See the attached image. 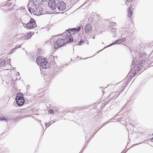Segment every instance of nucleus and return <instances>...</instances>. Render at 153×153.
Returning a JSON list of instances; mask_svg holds the SVG:
<instances>
[{"label": "nucleus", "instance_id": "f257e3e1", "mask_svg": "<svg viewBox=\"0 0 153 153\" xmlns=\"http://www.w3.org/2000/svg\"><path fill=\"white\" fill-rule=\"evenodd\" d=\"M81 29L80 27L73 28L71 30H67L62 34L63 37L65 40V43L72 42H73L74 39L73 36L74 35V33L79 31Z\"/></svg>", "mask_w": 153, "mask_h": 153}, {"label": "nucleus", "instance_id": "f03ea898", "mask_svg": "<svg viewBox=\"0 0 153 153\" xmlns=\"http://www.w3.org/2000/svg\"><path fill=\"white\" fill-rule=\"evenodd\" d=\"M31 7H28V10L31 13H32V12L34 15L36 16L44 14V13H42V9L40 5H37V6H34L33 7V6Z\"/></svg>", "mask_w": 153, "mask_h": 153}, {"label": "nucleus", "instance_id": "7ed1b4c3", "mask_svg": "<svg viewBox=\"0 0 153 153\" xmlns=\"http://www.w3.org/2000/svg\"><path fill=\"white\" fill-rule=\"evenodd\" d=\"M36 62L37 64L40 66L42 68H46L49 67V63L45 58L42 57H38L36 59Z\"/></svg>", "mask_w": 153, "mask_h": 153}, {"label": "nucleus", "instance_id": "20e7f679", "mask_svg": "<svg viewBox=\"0 0 153 153\" xmlns=\"http://www.w3.org/2000/svg\"><path fill=\"white\" fill-rule=\"evenodd\" d=\"M16 104L19 106L22 105L25 103V100L23 98V95L21 93L17 94L16 97Z\"/></svg>", "mask_w": 153, "mask_h": 153}, {"label": "nucleus", "instance_id": "39448f33", "mask_svg": "<svg viewBox=\"0 0 153 153\" xmlns=\"http://www.w3.org/2000/svg\"><path fill=\"white\" fill-rule=\"evenodd\" d=\"M54 47L55 49L59 48L60 47L63 45L65 43V40L63 37L57 38L56 41H53Z\"/></svg>", "mask_w": 153, "mask_h": 153}, {"label": "nucleus", "instance_id": "423d86ee", "mask_svg": "<svg viewBox=\"0 0 153 153\" xmlns=\"http://www.w3.org/2000/svg\"><path fill=\"white\" fill-rule=\"evenodd\" d=\"M42 0H31V1H30L28 4V7L33 6V7L34 6H37V5H42Z\"/></svg>", "mask_w": 153, "mask_h": 153}, {"label": "nucleus", "instance_id": "0eeeda50", "mask_svg": "<svg viewBox=\"0 0 153 153\" xmlns=\"http://www.w3.org/2000/svg\"><path fill=\"white\" fill-rule=\"evenodd\" d=\"M27 28L31 29L36 27V25L34 20L33 18H31L30 21L26 24Z\"/></svg>", "mask_w": 153, "mask_h": 153}, {"label": "nucleus", "instance_id": "6e6552de", "mask_svg": "<svg viewBox=\"0 0 153 153\" xmlns=\"http://www.w3.org/2000/svg\"><path fill=\"white\" fill-rule=\"evenodd\" d=\"M48 4L49 7L53 10L55 9L57 7L56 3L54 0L49 1Z\"/></svg>", "mask_w": 153, "mask_h": 153}, {"label": "nucleus", "instance_id": "1a4fd4ad", "mask_svg": "<svg viewBox=\"0 0 153 153\" xmlns=\"http://www.w3.org/2000/svg\"><path fill=\"white\" fill-rule=\"evenodd\" d=\"M92 30V25L91 24H87L85 27V33L88 35L90 33Z\"/></svg>", "mask_w": 153, "mask_h": 153}, {"label": "nucleus", "instance_id": "9d476101", "mask_svg": "<svg viewBox=\"0 0 153 153\" xmlns=\"http://www.w3.org/2000/svg\"><path fill=\"white\" fill-rule=\"evenodd\" d=\"M58 8L60 11L64 10L65 8L66 4L63 1H60L58 3Z\"/></svg>", "mask_w": 153, "mask_h": 153}, {"label": "nucleus", "instance_id": "9b49d317", "mask_svg": "<svg viewBox=\"0 0 153 153\" xmlns=\"http://www.w3.org/2000/svg\"><path fill=\"white\" fill-rule=\"evenodd\" d=\"M131 9H134V8H133L132 4L129 7L127 10V16L129 18H131L133 15V10Z\"/></svg>", "mask_w": 153, "mask_h": 153}, {"label": "nucleus", "instance_id": "f8f14e48", "mask_svg": "<svg viewBox=\"0 0 153 153\" xmlns=\"http://www.w3.org/2000/svg\"><path fill=\"white\" fill-rule=\"evenodd\" d=\"M144 62V61H141L140 62H139L140 63L139 64H137L134 67L135 69L136 68L137 69V70H136V71H137V73L138 71H139L140 70V66H143V65Z\"/></svg>", "mask_w": 153, "mask_h": 153}, {"label": "nucleus", "instance_id": "ddd939ff", "mask_svg": "<svg viewBox=\"0 0 153 153\" xmlns=\"http://www.w3.org/2000/svg\"><path fill=\"white\" fill-rule=\"evenodd\" d=\"M34 34L33 32H30L27 34L25 35L24 39H28L31 38V36Z\"/></svg>", "mask_w": 153, "mask_h": 153}, {"label": "nucleus", "instance_id": "4468645a", "mask_svg": "<svg viewBox=\"0 0 153 153\" xmlns=\"http://www.w3.org/2000/svg\"><path fill=\"white\" fill-rule=\"evenodd\" d=\"M5 63V60L4 59L0 60V66H2Z\"/></svg>", "mask_w": 153, "mask_h": 153}, {"label": "nucleus", "instance_id": "2eb2a0df", "mask_svg": "<svg viewBox=\"0 0 153 153\" xmlns=\"http://www.w3.org/2000/svg\"><path fill=\"white\" fill-rule=\"evenodd\" d=\"M121 42L120 41V39H119L116 40L115 42H114L113 43H112L111 44L109 45L107 47L111 46V45H112L115 44L116 43H118V44H120V43Z\"/></svg>", "mask_w": 153, "mask_h": 153}, {"label": "nucleus", "instance_id": "dca6fc26", "mask_svg": "<svg viewBox=\"0 0 153 153\" xmlns=\"http://www.w3.org/2000/svg\"><path fill=\"white\" fill-rule=\"evenodd\" d=\"M111 32L112 33H114V32L115 33V32L116 31V29L115 28H113L112 29H111ZM115 34L113 36H115Z\"/></svg>", "mask_w": 153, "mask_h": 153}, {"label": "nucleus", "instance_id": "f3484780", "mask_svg": "<svg viewBox=\"0 0 153 153\" xmlns=\"http://www.w3.org/2000/svg\"><path fill=\"white\" fill-rule=\"evenodd\" d=\"M136 62H137L136 61L134 60H133V61L131 63L132 65H135L136 64Z\"/></svg>", "mask_w": 153, "mask_h": 153}, {"label": "nucleus", "instance_id": "a211bd4d", "mask_svg": "<svg viewBox=\"0 0 153 153\" xmlns=\"http://www.w3.org/2000/svg\"><path fill=\"white\" fill-rule=\"evenodd\" d=\"M48 112L49 114H53L54 113V111L52 110H48Z\"/></svg>", "mask_w": 153, "mask_h": 153}, {"label": "nucleus", "instance_id": "6ab92c4d", "mask_svg": "<svg viewBox=\"0 0 153 153\" xmlns=\"http://www.w3.org/2000/svg\"><path fill=\"white\" fill-rule=\"evenodd\" d=\"M46 127H48L50 125V123H46L45 124Z\"/></svg>", "mask_w": 153, "mask_h": 153}, {"label": "nucleus", "instance_id": "aec40b11", "mask_svg": "<svg viewBox=\"0 0 153 153\" xmlns=\"http://www.w3.org/2000/svg\"><path fill=\"white\" fill-rule=\"evenodd\" d=\"M121 42H124L126 41V39L125 38H122L120 39Z\"/></svg>", "mask_w": 153, "mask_h": 153}, {"label": "nucleus", "instance_id": "412c9836", "mask_svg": "<svg viewBox=\"0 0 153 153\" xmlns=\"http://www.w3.org/2000/svg\"><path fill=\"white\" fill-rule=\"evenodd\" d=\"M4 120H5L7 122V120L5 119H4V118H0V121H2Z\"/></svg>", "mask_w": 153, "mask_h": 153}, {"label": "nucleus", "instance_id": "4be33fe9", "mask_svg": "<svg viewBox=\"0 0 153 153\" xmlns=\"http://www.w3.org/2000/svg\"><path fill=\"white\" fill-rule=\"evenodd\" d=\"M57 36H53L52 37V39H51V40L54 39H56V38L57 37Z\"/></svg>", "mask_w": 153, "mask_h": 153}, {"label": "nucleus", "instance_id": "5701e85b", "mask_svg": "<svg viewBox=\"0 0 153 153\" xmlns=\"http://www.w3.org/2000/svg\"><path fill=\"white\" fill-rule=\"evenodd\" d=\"M83 42V41L80 40L78 44V45H81Z\"/></svg>", "mask_w": 153, "mask_h": 153}, {"label": "nucleus", "instance_id": "b1692460", "mask_svg": "<svg viewBox=\"0 0 153 153\" xmlns=\"http://www.w3.org/2000/svg\"><path fill=\"white\" fill-rule=\"evenodd\" d=\"M23 25L25 28H27V27L26 26V24H25V23H22Z\"/></svg>", "mask_w": 153, "mask_h": 153}, {"label": "nucleus", "instance_id": "393cba45", "mask_svg": "<svg viewBox=\"0 0 153 153\" xmlns=\"http://www.w3.org/2000/svg\"><path fill=\"white\" fill-rule=\"evenodd\" d=\"M24 37H25V35H24V36H23L21 38L22 40L25 39H24Z\"/></svg>", "mask_w": 153, "mask_h": 153}, {"label": "nucleus", "instance_id": "a878e982", "mask_svg": "<svg viewBox=\"0 0 153 153\" xmlns=\"http://www.w3.org/2000/svg\"><path fill=\"white\" fill-rule=\"evenodd\" d=\"M136 74V71H135V73H134L133 74V76H135Z\"/></svg>", "mask_w": 153, "mask_h": 153}, {"label": "nucleus", "instance_id": "bb28decb", "mask_svg": "<svg viewBox=\"0 0 153 153\" xmlns=\"http://www.w3.org/2000/svg\"><path fill=\"white\" fill-rule=\"evenodd\" d=\"M16 75L17 76H19V73L18 72L17 73Z\"/></svg>", "mask_w": 153, "mask_h": 153}, {"label": "nucleus", "instance_id": "cd10ccee", "mask_svg": "<svg viewBox=\"0 0 153 153\" xmlns=\"http://www.w3.org/2000/svg\"><path fill=\"white\" fill-rule=\"evenodd\" d=\"M151 141L152 142H153V137L152 138L151 140Z\"/></svg>", "mask_w": 153, "mask_h": 153}, {"label": "nucleus", "instance_id": "c85d7f7f", "mask_svg": "<svg viewBox=\"0 0 153 153\" xmlns=\"http://www.w3.org/2000/svg\"><path fill=\"white\" fill-rule=\"evenodd\" d=\"M93 39H95L94 36L93 37Z\"/></svg>", "mask_w": 153, "mask_h": 153}, {"label": "nucleus", "instance_id": "c756f323", "mask_svg": "<svg viewBox=\"0 0 153 153\" xmlns=\"http://www.w3.org/2000/svg\"><path fill=\"white\" fill-rule=\"evenodd\" d=\"M87 58H86V59H87ZM85 59H86V58H85ZM84 59H85V58H84Z\"/></svg>", "mask_w": 153, "mask_h": 153}]
</instances>
